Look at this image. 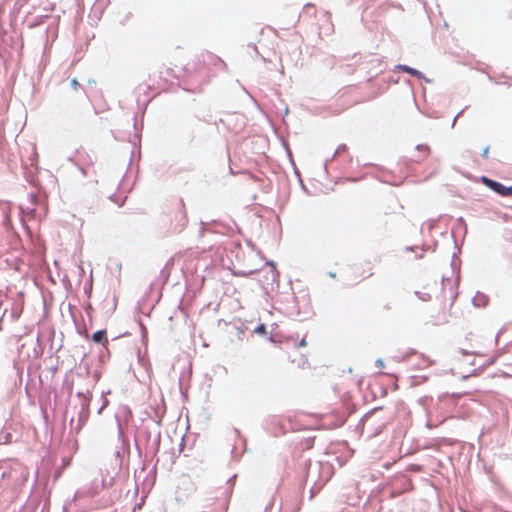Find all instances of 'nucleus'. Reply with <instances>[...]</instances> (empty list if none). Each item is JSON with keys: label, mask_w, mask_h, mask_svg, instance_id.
Returning a JSON list of instances; mask_svg holds the SVG:
<instances>
[{"label": "nucleus", "mask_w": 512, "mask_h": 512, "mask_svg": "<svg viewBox=\"0 0 512 512\" xmlns=\"http://www.w3.org/2000/svg\"><path fill=\"white\" fill-rule=\"evenodd\" d=\"M482 157L483 158H488L489 157V147H485L482 151Z\"/></svg>", "instance_id": "nucleus-11"}, {"label": "nucleus", "mask_w": 512, "mask_h": 512, "mask_svg": "<svg viewBox=\"0 0 512 512\" xmlns=\"http://www.w3.org/2000/svg\"><path fill=\"white\" fill-rule=\"evenodd\" d=\"M435 364V360L425 354L414 353L411 357V365L414 369H426Z\"/></svg>", "instance_id": "nucleus-5"}, {"label": "nucleus", "mask_w": 512, "mask_h": 512, "mask_svg": "<svg viewBox=\"0 0 512 512\" xmlns=\"http://www.w3.org/2000/svg\"><path fill=\"white\" fill-rule=\"evenodd\" d=\"M306 345H307V342H306V340H305V339H302V340L300 341V343H299V346H301V347H305Z\"/></svg>", "instance_id": "nucleus-13"}, {"label": "nucleus", "mask_w": 512, "mask_h": 512, "mask_svg": "<svg viewBox=\"0 0 512 512\" xmlns=\"http://www.w3.org/2000/svg\"><path fill=\"white\" fill-rule=\"evenodd\" d=\"M353 274H354V278L357 279L359 277H363V278L369 277L373 273L370 268L366 271L362 266H358V267L354 268Z\"/></svg>", "instance_id": "nucleus-8"}, {"label": "nucleus", "mask_w": 512, "mask_h": 512, "mask_svg": "<svg viewBox=\"0 0 512 512\" xmlns=\"http://www.w3.org/2000/svg\"><path fill=\"white\" fill-rule=\"evenodd\" d=\"M71 86L73 87V89H78V87L80 86L79 82L76 80V79H72L71 80Z\"/></svg>", "instance_id": "nucleus-10"}, {"label": "nucleus", "mask_w": 512, "mask_h": 512, "mask_svg": "<svg viewBox=\"0 0 512 512\" xmlns=\"http://www.w3.org/2000/svg\"><path fill=\"white\" fill-rule=\"evenodd\" d=\"M163 214L167 217L170 224L177 222L182 227L185 220V209L181 202H175L170 205H166L163 208Z\"/></svg>", "instance_id": "nucleus-2"}, {"label": "nucleus", "mask_w": 512, "mask_h": 512, "mask_svg": "<svg viewBox=\"0 0 512 512\" xmlns=\"http://www.w3.org/2000/svg\"><path fill=\"white\" fill-rule=\"evenodd\" d=\"M375 364L379 368H383L384 367V362L381 359L376 360Z\"/></svg>", "instance_id": "nucleus-12"}, {"label": "nucleus", "mask_w": 512, "mask_h": 512, "mask_svg": "<svg viewBox=\"0 0 512 512\" xmlns=\"http://www.w3.org/2000/svg\"><path fill=\"white\" fill-rule=\"evenodd\" d=\"M92 340L96 343H100V344H103L106 346L108 344V339L106 337V330L96 331L92 336Z\"/></svg>", "instance_id": "nucleus-7"}, {"label": "nucleus", "mask_w": 512, "mask_h": 512, "mask_svg": "<svg viewBox=\"0 0 512 512\" xmlns=\"http://www.w3.org/2000/svg\"><path fill=\"white\" fill-rule=\"evenodd\" d=\"M399 69L402 70L403 72H406L412 76H416L418 78L421 77V72H419L418 70L414 69V68H411L409 66H406V65H400L399 66Z\"/></svg>", "instance_id": "nucleus-9"}, {"label": "nucleus", "mask_w": 512, "mask_h": 512, "mask_svg": "<svg viewBox=\"0 0 512 512\" xmlns=\"http://www.w3.org/2000/svg\"><path fill=\"white\" fill-rule=\"evenodd\" d=\"M481 181L482 183L490 188L491 190H493L494 192H496L497 194L501 195V196H511L512 195V186L510 187H506L504 185H502L501 183L495 181V180H492L486 176H483L481 178Z\"/></svg>", "instance_id": "nucleus-4"}, {"label": "nucleus", "mask_w": 512, "mask_h": 512, "mask_svg": "<svg viewBox=\"0 0 512 512\" xmlns=\"http://www.w3.org/2000/svg\"><path fill=\"white\" fill-rule=\"evenodd\" d=\"M471 341L472 343L469 345V349L462 348V353L463 355L475 356L474 361L471 363L474 368L467 371L464 377L477 374L483 367L491 365L496 361V358L490 356L488 353L496 340L486 339L481 335H474Z\"/></svg>", "instance_id": "nucleus-1"}, {"label": "nucleus", "mask_w": 512, "mask_h": 512, "mask_svg": "<svg viewBox=\"0 0 512 512\" xmlns=\"http://www.w3.org/2000/svg\"><path fill=\"white\" fill-rule=\"evenodd\" d=\"M416 155L412 156L414 162H422L430 155V147L426 144H419L415 148Z\"/></svg>", "instance_id": "nucleus-6"}, {"label": "nucleus", "mask_w": 512, "mask_h": 512, "mask_svg": "<svg viewBox=\"0 0 512 512\" xmlns=\"http://www.w3.org/2000/svg\"><path fill=\"white\" fill-rule=\"evenodd\" d=\"M497 360L500 363L502 374L512 376V343L503 353L498 355Z\"/></svg>", "instance_id": "nucleus-3"}]
</instances>
